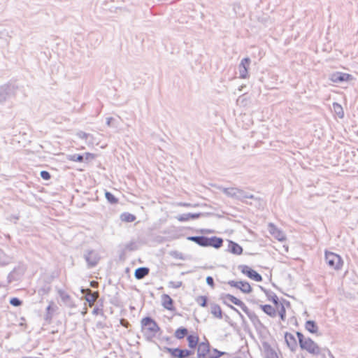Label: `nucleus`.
Masks as SVG:
<instances>
[{"label":"nucleus","instance_id":"nucleus-1","mask_svg":"<svg viewBox=\"0 0 358 358\" xmlns=\"http://www.w3.org/2000/svg\"><path fill=\"white\" fill-rule=\"evenodd\" d=\"M141 333L148 342L155 343L159 349L162 348L153 341V338L162 329L157 322L150 316H146L141 320Z\"/></svg>","mask_w":358,"mask_h":358},{"label":"nucleus","instance_id":"nucleus-2","mask_svg":"<svg viewBox=\"0 0 358 358\" xmlns=\"http://www.w3.org/2000/svg\"><path fill=\"white\" fill-rule=\"evenodd\" d=\"M296 335L298 338L299 346L302 350H306L312 355L320 354V348L312 338L310 337L306 338L300 331H296Z\"/></svg>","mask_w":358,"mask_h":358},{"label":"nucleus","instance_id":"nucleus-3","mask_svg":"<svg viewBox=\"0 0 358 358\" xmlns=\"http://www.w3.org/2000/svg\"><path fill=\"white\" fill-rule=\"evenodd\" d=\"M18 87L11 83H8L0 86V104L3 103L8 99L15 96Z\"/></svg>","mask_w":358,"mask_h":358},{"label":"nucleus","instance_id":"nucleus-4","mask_svg":"<svg viewBox=\"0 0 358 358\" xmlns=\"http://www.w3.org/2000/svg\"><path fill=\"white\" fill-rule=\"evenodd\" d=\"M325 261L327 264L334 270H340L343 264L341 257L334 252H325Z\"/></svg>","mask_w":358,"mask_h":358},{"label":"nucleus","instance_id":"nucleus-5","mask_svg":"<svg viewBox=\"0 0 358 358\" xmlns=\"http://www.w3.org/2000/svg\"><path fill=\"white\" fill-rule=\"evenodd\" d=\"M243 311L249 317L257 332L260 333L262 329H266V326L260 321L259 317L254 311L250 310L247 306L243 308Z\"/></svg>","mask_w":358,"mask_h":358},{"label":"nucleus","instance_id":"nucleus-6","mask_svg":"<svg viewBox=\"0 0 358 358\" xmlns=\"http://www.w3.org/2000/svg\"><path fill=\"white\" fill-rule=\"evenodd\" d=\"M238 268L243 274L245 275L251 280H253L256 282L262 281V276L258 272H257L255 270L252 269L250 266L241 264L239 265Z\"/></svg>","mask_w":358,"mask_h":358},{"label":"nucleus","instance_id":"nucleus-7","mask_svg":"<svg viewBox=\"0 0 358 358\" xmlns=\"http://www.w3.org/2000/svg\"><path fill=\"white\" fill-rule=\"evenodd\" d=\"M84 259L87 262V267L93 268L98 264L100 260V256L95 250H87L84 254Z\"/></svg>","mask_w":358,"mask_h":358},{"label":"nucleus","instance_id":"nucleus-8","mask_svg":"<svg viewBox=\"0 0 358 358\" xmlns=\"http://www.w3.org/2000/svg\"><path fill=\"white\" fill-rule=\"evenodd\" d=\"M329 79L335 83H341L343 82H350L354 80L352 75L343 73L340 71H336L329 75Z\"/></svg>","mask_w":358,"mask_h":358},{"label":"nucleus","instance_id":"nucleus-9","mask_svg":"<svg viewBox=\"0 0 358 358\" xmlns=\"http://www.w3.org/2000/svg\"><path fill=\"white\" fill-rule=\"evenodd\" d=\"M80 292L83 294V299L88 302L89 306H92L99 296L98 291L92 292L90 288H80Z\"/></svg>","mask_w":358,"mask_h":358},{"label":"nucleus","instance_id":"nucleus-10","mask_svg":"<svg viewBox=\"0 0 358 358\" xmlns=\"http://www.w3.org/2000/svg\"><path fill=\"white\" fill-rule=\"evenodd\" d=\"M227 284L231 287L240 289L244 294H249L252 292L251 285L247 281L229 280L228 281Z\"/></svg>","mask_w":358,"mask_h":358},{"label":"nucleus","instance_id":"nucleus-11","mask_svg":"<svg viewBox=\"0 0 358 358\" xmlns=\"http://www.w3.org/2000/svg\"><path fill=\"white\" fill-rule=\"evenodd\" d=\"M211 346L206 340L205 342H201L197 345V352L196 358H208V355L210 353Z\"/></svg>","mask_w":358,"mask_h":358},{"label":"nucleus","instance_id":"nucleus-12","mask_svg":"<svg viewBox=\"0 0 358 358\" xmlns=\"http://www.w3.org/2000/svg\"><path fill=\"white\" fill-rule=\"evenodd\" d=\"M250 59L249 57H245L243 58L239 66H238V71H239V77L241 78H246L248 75V68L250 64Z\"/></svg>","mask_w":358,"mask_h":358},{"label":"nucleus","instance_id":"nucleus-13","mask_svg":"<svg viewBox=\"0 0 358 358\" xmlns=\"http://www.w3.org/2000/svg\"><path fill=\"white\" fill-rule=\"evenodd\" d=\"M264 358H279L276 351L266 341H262Z\"/></svg>","mask_w":358,"mask_h":358},{"label":"nucleus","instance_id":"nucleus-14","mask_svg":"<svg viewBox=\"0 0 358 358\" xmlns=\"http://www.w3.org/2000/svg\"><path fill=\"white\" fill-rule=\"evenodd\" d=\"M210 213H183L178 215L176 218L180 222H186L189 220L190 219L195 220L198 219L202 216L208 215Z\"/></svg>","mask_w":358,"mask_h":358},{"label":"nucleus","instance_id":"nucleus-15","mask_svg":"<svg viewBox=\"0 0 358 358\" xmlns=\"http://www.w3.org/2000/svg\"><path fill=\"white\" fill-rule=\"evenodd\" d=\"M57 308V307L54 304L52 301H51L46 307L45 314L44 315V320L45 324H50L52 323V317Z\"/></svg>","mask_w":358,"mask_h":358},{"label":"nucleus","instance_id":"nucleus-16","mask_svg":"<svg viewBox=\"0 0 358 358\" xmlns=\"http://www.w3.org/2000/svg\"><path fill=\"white\" fill-rule=\"evenodd\" d=\"M284 337L286 345L289 350L293 352H295L297 348V342L294 336L291 333L285 332Z\"/></svg>","mask_w":358,"mask_h":358},{"label":"nucleus","instance_id":"nucleus-17","mask_svg":"<svg viewBox=\"0 0 358 358\" xmlns=\"http://www.w3.org/2000/svg\"><path fill=\"white\" fill-rule=\"evenodd\" d=\"M161 350L170 354L171 358H184V349L180 348L164 347Z\"/></svg>","mask_w":358,"mask_h":358},{"label":"nucleus","instance_id":"nucleus-18","mask_svg":"<svg viewBox=\"0 0 358 358\" xmlns=\"http://www.w3.org/2000/svg\"><path fill=\"white\" fill-rule=\"evenodd\" d=\"M227 251L233 255H241L243 254V249L236 242L228 240V249Z\"/></svg>","mask_w":358,"mask_h":358},{"label":"nucleus","instance_id":"nucleus-19","mask_svg":"<svg viewBox=\"0 0 358 358\" xmlns=\"http://www.w3.org/2000/svg\"><path fill=\"white\" fill-rule=\"evenodd\" d=\"M223 238L217 236L207 237L206 247L220 249L223 245Z\"/></svg>","mask_w":358,"mask_h":358},{"label":"nucleus","instance_id":"nucleus-20","mask_svg":"<svg viewBox=\"0 0 358 358\" xmlns=\"http://www.w3.org/2000/svg\"><path fill=\"white\" fill-rule=\"evenodd\" d=\"M220 299L229 300L232 303L235 304L237 306H239L242 309V310H243V308L246 307L245 304L241 300L230 294H222L220 296Z\"/></svg>","mask_w":358,"mask_h":358},{"label":"nucleus","instance_id":"nucleus-21","mask_svg":"<svg viewBox=\"0 0 358 358\" xmlns=\"http://www.w3.org/2000/svg\"><path fill=\"white\" fill-rule=\"evenodd\" d=\"M162 306L165 309L170 311H173L176 310V308L173 306L174 301L169 294H164L162 295Z\"/></svg>","mask_w":358,"mask_h":358},{"label":"nucleus","instance_id":"nucleus-22","mask_svg":"<svg viewBox=\"0 0 358 358\" xmlns=\"http://www.w3.org/2000/svg\"><path fill=\"white\" fill-rule=\"evenodd\" d=\"M150 273V268L146 266L137 268L134 271V277L136 280H142Z\"/></svg>","mask_w":358,"mask_h":358},{"label":"nucleus","instance_id":"nucleus-23","mask_svg":"<svg viewBox=\"0 0 358 358\" xmlns=\"http://www.w3.org/2000/svg\"><path fill=\"white\" fill-rule=\"evenodd\" d=\"M218 189L228 197L236 199V196H237V187H224L222 186H220L218 187Z\"/></svg>","mask_w":358,"mask_h":358},{"label":"nucleus","instance_id":"nucleus-24","mask_svg":"<svg viewBox=\"0 0 358 358\" xmlns=\"http://www.w3.org/2000/svg\"><path fill=\"white\" fill-rule=\"evenodd\" d=\"M269 231L274 236L278 241H282L285 240V236L282 232L279 230L273 224H269Z\"/></svg>","mask_w":358,"mask_h":358},{"label":"nucleus","instance_id":"nucleus-25","mask_svg":"<svg viewBox=\"0 0 358 358\" xmlns=\"http://www.w3.org/2000/svg\"><path fill=\"white\" fill-rule=\"evenodd\" d=\"M210 313L216 318L222 319L223 317L221 307L217 303H210Z\"/></svg>","mask_w":358,"mask_h":358},{"label":"nucleus","instance_id":"nucleus-26","mask_svg":"<svg viewBox=\"0 0 358 358\" xmlns=\"http://www.w3.org/2000/svg\"><path fill=\"white\" fill-rule=\"evenodd\" d=\"M259 308L267 315L275 317L276 316V310L270 304L259 305Z\"/></svg>","mask_w":358,"mask_h":358},{"label":"nucleus","instance_id":"nucleus-27","mask_svg":"<svg viewBox=\"0 0 358 358\" xmlns=\"http://www.w3.org/2000/svg\"><path fill=\"white\" fill-rule=\"evenodd\" d=\"M305 329L311 334H317L319 327L314 320H307L305 323Z\"/></svg>","mask_w":358,"mask_h":358},{"label":"nucleus","instance_id":"nucleus-28","mask_svg":"<svg viewBox=\"0 0 358 358\" xmlns=\"http://www.w3.org/2000/svg\"><path fill=\"white\" fill-rule=\"evenodd\" d=\"M188 346L190 349H194L199 344V337L198 335L189 334L187 336Z\"/></svg>","mask_w":358,"mask_h":358},{"label":"nucleus","instance_id":"nucleus-29","mask_svg":"<svg viewBox=\"0 0 358 358\" xmlns=\"http://www.w3.org/2000/svg\"><path fill=\"white\" fill-rule=\"evenodd\" d=\"M236 194H237V196H236V200H238V201H240L243 203H245L246 204L252 205L251 202H248V201H246L248 192H246L242 189L237 188Z\"/></svg>","mask_w":358,"mask_h":358},{"label":"nucleus","instance_id":"nucleus-30","mask_svg":"<svg viewBox=\"0 0 358 358\" xmlns=\"http://www.w3.org/2000/svg\"><path fill=\"white\" fill-rule=\"evenodd\" d=\"M174 336L177 339L181 340L188 336V329L184 327H180L176 330Z\"/></svg>","mask_w":358,"mask_h":358},{"label":"nucleus","instance_id":"nucleus-31","mask_svg":"<svg viewBox=\"0 0 358 358\" xmlns=\"http://www.w3.org/2000/svg\"><path fill=\"white\" fill-rule=\"evenodd\" d=\"M120 217L122 222H132L136 220V215L128 212L122 213Z\"/></svg>","mask_w":358,"mask_h":358},{"label":"nucleus","instance_id":"nucleus-32","mask_svg":"<svg viewBox=\"0 0 358 358\" xmlns=\"http://www.w3.org/2000/svg\"><path fill=\"white\" fill-rule=\"evenodd\" d=\"M66 159L69 161H71V162H84V155H80V154L68 155L66 156Z\"/></svg>","mask_w":358,"mask_h":358},{"label":"nucleus","instance_id":"nucleus-33","mask_svg":"<svg viewBox=\"0 0 358 358\" xmlns=\"http://www.w3.org/2000/svg\"><path fill=\"white\" fill-rule=\"evenodd\" d=\"M10 262V258L0 249V266L8 265Z\"/></svg>","mask_w":358,"mask_h":358},{"label":"nucleus","instance_id":"nucleus-34","mask_svg":"<svg viewBox=\"0 0 358 358\" xmlns=\"http://www.w3.org/2000/svg\"><path fill=\"white\" fill-rule=\"evenodd\" d=\"M333 108L334 110V112L338 115L339 118H343L344 117V111L343 109V107L341 105L338 103H333Z\"/></svg>","mask_w":358,"mask_h":358},{"label":"nucleus","instance_id":"nucleus-35","mask_svg":"<svg viewBox=\"0 0 358 358\" xmlns=\"http://www.w3.org/2000/svg\"><path fill=\"white\" fill-rule=\"evenodd\" d=\"M105 197L108 202L110 204H116L118 203V199L110 192L106 191Z\"/></svg>","mask_w":358,"mask_h":358},{"label":"nucleus","instance_id":"nucleus-36","mask_svg":"<svg viewBox=\"0 0 358 358\" xmlns=\"http://www.w3.org/2000/svg\"><path fill=\"white\" fill-rule=\"evenodd\" d=\"M268 300L272 301L273 303V304L276 306V307H278L279 305H280V301H279V299L278 297L277 296V295L272 291L269 290V294L268 295H266Z\"/></svg>","mask_w":358,"mask_h":358},{"label":"nucleus","instance_id":"nucleus-37","mask_svg":"<svg viewBox=\"0 0 358 358\" xmlns=\"http://www.w3.org/2000/svg\"><path fill=\"white\" fill-rule=\"evenodd\" d=\"M225 354L227 352L218 350L217 348H212L208 358H220Z\"/></svg>","mask_w":358,"mask_h":358},{"label":"nucleus","instance_id":"nucleus-38","mask_svg":"<svg viewBox=\"0 0 358 358\" xmlns=\"http://www.w3.org/2000/svg\"><path fill=\"white\" fill-rule=\"evenodd\" d=\"M196 301L200 306L206 308L208 306V298L206 296H199L196 298Z\"/></svg>","mask_w":358,"mask_h":358},{"label":"nucleus","instance_id":"nucleus-39","mask_svg":"<svg viewBox=\"0 0 358 358\" xmlns=\"http://www.w3.org/2000/svg\"><path fill=\"white\" fill-rule=\"evenodd\" d=\"M206 243H207V236H199L197 238V242L196 244L201 247L206 248Z\"/></svg>","mask_w":358,"mask_h":358},{"label":"nucleus","instance_id":"nucleus-40","mask_svg":"<svg viewBox=\"0 0 358 358\" xmlns=\"http://www.w3.org/2000/svg\"><path fill=\"white\" fill-rule=\"evenodd\" d=\"M9 303L14 307H19L22 304V301L17 297H12L10 298Z\"/></svg>","mask_w":358,"mask_h":358},{"label":"nucleus","instance_id":"nucleus-41","mask_svg":"<svg viewBox=\"0 0 358 358\" xmlns=\"http://www.w3.org/2000/svg\"><path fill=\"white\" fill-rule=\"evenodd\" d=\"M170 255L175 259H182V260H184L185 259L184 257V255L178 250L171 251Z\"/></svg>","mask_w":358,"mask_h":358},{"label":"nucleus","instance_id":"nucleus-42","mask_svg":"<svg viewBox=\"0 0 358 358\" xmlns=\"http://www.w3.org/2000/svg\"><path fill=\"white\" fill-rule=\"evenodd\" d=\"M124 249L126 250H129V251H134V250H136L138 249V247H137V245H136L135 242L130 241L129 243H127L124 245Z\"/></svg>","mask_w":358,"mask_h":358},{"label":"nucleus","instance_id":"nucleus-43","mask_svg":"<svg viewBox=\"0 0 358 358\" xmlns=\"http://www.w3.org/2000/svg\"><path fill=\"white\" fill-rule=\"evenodd\" d=\"M279 316L282 321L285 320L286 318V310L282 304H280V308L278 311Z\"/></svg>","mask_w":358,"mask_h":358},{"label":"nucleus","instance_id":"nucleus-44","mask_svg":"<svg viewBox=\"0 0 358 358\" xmlns=\"http://www.w3.org/2000/svg\"><path fill=\"white\" fill-rule=\"evenodd\" d=\"M182 285V281H177V282L169 281L168 286H169V287H171V288L178 289V288L180 287Z\"/></svg>","mask_w":358,"mask_h":358},{"label":"nucleus","instance_id":"nucleus-45","mask_svg":"<svg viewBox=\"0 0 358 358\" xmlns=\"http://www.w3.org/2000/svg\"><path fill=\"white\" fill-rule=\"evenodd\" d=\"M40 176L45 180H48L51 178V175L48 171L43 170L40 172Z\"/></svg>","mask_w":358,"mask_h":358},{"label":"nucleus","instance_id":"nucleus-46","mask_svg":"<svg viewBox=\"0 0 358 358\" xmlns=\"http://www.w3.org/2000/svg\"><path fill=\"white\" fill-rule=\"evenodd\" d=\"M84 155V161L92 160L95 158L96 155L93 153L85 152Z\"/></svg>","mask_w":358,"mask_h":358},{"label":"nucleus","instance_id":"nucleus-47","mask_svg":"<svg viewBox=\"0 0 358 358\" xmlns=\"http://www.w3.org/2000/svg\"><path fill=\"white\" fill-rule=\"evenodd\" d=\"M194 354V349H184V358H189Z\"/></svg>","mask_w":358,"mask_h":358},{"label":"nucleus","instance_id":"nucleus-48","mask_svg":"<svg viewBox=\"0 0 358 358\" xmlns=\"http://www.w3.org/2000/svg\"><path fill=\"white\" fill-rule=\"evenodd\" d=\"M247 199H253L257 201L259 206L261 205L262 199L259 197H257L255 195L250 194L249 192H248Z\"/></svg>","mask_w":358,"mask_h":358},{"label":"nucleus","instance_id":"nucleus-49","mask_svg":"<svg viewBox=\"0 0 358 358\" xmlns=\"http://www.w3.org/2000/svg\"><path fill=\"white\" fill-rule=\"evenodd\" d=\"M51 290V287L49 285H45L43 287L41 288L40 292H41L43 294H48Z\"/></svg>","mask_w":358,"mask_h":358},{"label":"nucleus","instance_id":"nucleus-50","mask_svg":"<svg viewBox=\"0 0 358 358\" xmlns=\"http://www.w3.org/2000/svg\"><path fill=\"white\" fill-rule=\"evenodd\" d=\"M59 295L63 301H67L71 299L70 296L64 292H59Z\"/></svg>","mask_w":358,"mask_h":358},{"label":"nucleus","instance_id":"nucleus-51","mask_svg":"<svg viewBox=\"0 0 358 358\" xmlns=\"http://www.w3.org/2000/svg\"><path fill=\"white\" fill-rule=\"evenodd\" d=\"M15 272V268H14L11 272H10L7 276L8 283H11L13 280H15V278L13 276L14 273Z\"/></svg>","mask_w":358,"mask_h":358},{"label":"nucleus","instance_id":"nucleus-52","mask_svg":"<svg viewBox=\"0 0 358 358\" xmlns=\"http://www.w3.org/2000/svg\"><path fill=\"white\" fill-rule=\"evenodd\" d=\"M206 283L210 286L211 287H214L215 286V282H214V279L213 277L211 276H207L206 277Z\"/></svg>","mask_w":358,"mask_h":358},{"label":"nucleus","instance_id":"nucleus-53","mask_svg":"<svg viewBox=\"0 0 358 358\" xmlns=\"http://www.w3.org/2000/svg\"><path fill=\"white\" fill-rule=\"evenodd\" d=\"M92 314L93 315H98V314H101V315H103V309L102 308H99L98 307H96L93 309L92 310Z\"/></svg>","mask_w":358,"mask_h":358},{"label":"nucleus","instance_id":"nucleus-54","mask_svg":"<svg viewBox=\"0 0 358 358\" xmlns=\"http://www.w3.org/2000/svg\"><path fill=\"white\" fill-rule=\"evenodd\" d=\"M125 256H126V250L124 248L120 252V255H119L120 260L124 261L125 259Z\"/></svg>","mask_w":358,"mask_h":358},{"label":"nucleus","instance_id":"nucleus-55","mask_svg":"<svg viewBox=\"0 0 358 358\" xmlns=\"http://www.w3.org/2000/svg\"><path fill=\"white\" fill-rule=\"evenodd\" d=\"M179 206H184V207H196L198 206V204H192L189 203H180Z\"/></svg>","mask_w":358,"mask_h":358},{"label":"nucleus","instance_id":"nucleus-56","mask_svg":"<svg viewBox=\"0 0 358 358\" xmlns=\"http://www.w3.org/2000/svg\"><path fill=\"white\" fill-rule=\"evenodd\" d=\"M113 121H115V119L113 117H107L106 118V124L108 127H112Z\"/></svg>","mask_w":358,"mask_h":358},{"label":"nucleus","instance_id":"nucleus-57","mask_svg":"<svg viewBox=\"0 0 358 358\" xmlns=\"http://www.w3.org/2000/svg\"><path fill=\"white\" fill-rule=\"evenodd\" d=\"M198 237H199V236H187V239L188 241H192V242L196 243Z\"/></svg>","mask_w":358,"mask_h":358},{"label":"nucleus","instance_id":"nucleus-58","mask_svg":"<svg viewBox=\"0 0 358 358\" xmlns=\"http://www.w3.org/2000/svg\"><path fill=\"white\" fill-rule=\"evenodd\" d=\"M90 286L93 288H97L99 287V282L96 280L90 281Z\"/></svg>","mask_w":358,"mask_h":358},{"label":"nucleus","instance_id":"nucleus-59","mask_svg":"<svg viewBox=\"0 0 358 358\" xmlns=\"http://www.w3.org/2000/svg\"><path fill=\"white\" fill-rule=\"evenodd\" d=\"M199 231L201 234H210L213 232V231L207 229H201Z\"/></svg>","mask_w":358,"mask_h":358},{"label":"nucleus","instance_id":"nucleus-60","mask_svg":"<svg viewBox=\"0 0 358 358\" xmlns=\"http://www.w3.org/2000/svg\"><path fill=\"white\" fill-rule=\"evenodd\" d=\"M110 303H112L113 305L114 306H118V299L117 297H113L111 300H110Z\"/></svg>","mask_w":358,"mask_h":358},{"label":"nucleus","instance_id":"nucleus-61","mask_svg":"<svg viewBox=\"0 0 358 358\" xmlns=\"http://www.w3.org/2000/svg\"><path fill=\"white\" fill-rule=\"evenodd\" d=\"M259 287L265 294V295H268V294H269L268 289H266V288H264V287H262L261 285H259Z\"/></svg>","mask_w":358,"mask_h":358},{"label":"nucleus","instance_id":"nucleus-62","mask_svg":"<svg viewBox=\"0 0 358 358\" xmlns=\"http://www.w3.org/2000/svg\"><path fill=\"white\" fill-rule=\"evenodd\" d=\"M79 136L82 138H85V139H87V136L88 134L83 132V131H80L79 134H78Z\"/></svg>","mask_w":358,"mask_h":358},{"label":"nucleus","instance_id":"nucleus-63","mask_svg":"<svg viewBox=\"0 0 358 358\" xmlns=\"http://www.w3.org/2000/svg\"><path fill=\"white\" fill-rule=\"evenodd\" d=\"M228 307H229L230 309H231V310H233L234 311H235L237 314L238 313V312H240V311H239L236 308H235L234 306H232V305H231V304H230V305H228Z\"/></svg>","mask_w":358,"mask_h":358},{"label":"nucleus","instance_id":"nucleus-64","mask_svg":"<svg viewBox=\"0 0 358 358\" xmlns=\"http://www.w3.org/2000/svg\"><path fill=\"white\" fill-rule=\"evenodd\" d=\"M228 307H229L230 309H231V310H233L234 311H235L237 314L238 313V312H240V311H239L236 308H235L234 306H232V305H231V304H230V305H228Z\"/></svg>","mask_w":358,"mask_h":358}]
</instances>
